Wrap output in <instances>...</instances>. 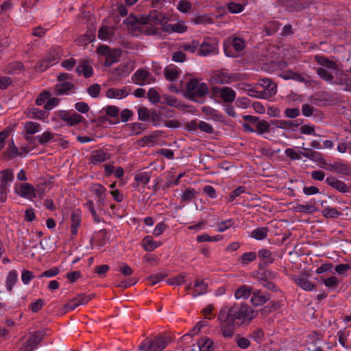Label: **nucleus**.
Returning <instances> with one entry per match:
<instances>
[{
	"mask_svg": "<svg viewBox=\"0 0 351 351\" xmlns=\"http://www.w3.org/2000/svg\"><path fill=\"white\" fill-rule=\"evenodd\" d=\"M214 92L216 94H219V97L224 102H232L236 97L235 91L228 86L215 88H214Z\"/></svg>",
	"mask_w": 351,
	"mask_h": 351,
	"instance_id": "14",
	"label": "nucleus"
},
{
	"mask_svg": "<svg viewBox=\"0 0 351 351\" xmlns=\"http://www.w3.org/2000/svg\"><path fill=\"white\" fill-rule=\"evenodd\" d=\"M302 123V120H301L300 121H299V120H297L295 122L287 121V120L276 121V126L277 128H282L284 130H289V129H293L294 128H297Z\"/></svg>",
	"mask_w": 351,
	"mask_h": 351,
	"instance_id": "35",
	"label": "nucleus"
},
{
	"mask_svg": "<svg viewBox=\"0 0 351 351\" xmlns=\"http://www.w3.org/2000/svg\"><path fill=\"white\" fill-rule=\"evenodd\" d=\"M219 52L217 42L212 38L205 39L201 44L199 43L197 55L200 56H207L217 54Z\"/></svg>",
	"mask_w": 351,
	"mask_h": 351,
	"instance_id": "8",
	"label": "nucleus"
},
{
	"mask_svg": "<svg viewBox=\"0 0 351 351\" xmlns=\"http://www.w3.org/2000/svg\"><path fill=\"white\" fill-rule=\"evenodd\" d=\"M258 255L267 263H272L274 262V259L272 258L271 252L267 249L260 250L258 252Z\"/></svg>",
	"mask_w": 351,
	"mask_h": 351,
	"instance_id": "55",
	"label": "nucleus"
},
{
	"mask_svg": "<svg viewBox=\"0 0 351 351\" xmlns=\"http://www.w3.org/2000/svg\"><path fill=\"white\" fill-rule=\"evenodd\" d=\"M231 45L235 51H241L245 47V41L241 38L234 37L231 40Z\"/></svg>",
	"mask_w": 351,
	"mask_h": 351,
	"instance_id": "58",
	"label": "nucleus"
},
{
	"mask_svg": "<svg viewBox=\"0 0 351 351\" xmlns=\"http://www.w3.org/2000/svg\"><path fill=\"white\" fill-rule=\"evenodd\" d=\"M97 53L105 57L104 65L110 67L112 64L118 62L121 55L120 51L117 49H111L106 45H101L97 47Z\"/></svg>",
	"mask_w": 351,
	"mask_h": 351,
	"instance_id": "7",
	"label": "nucleus"
},
{
	"mask_svg": "<svg viewBox=\"0 0 351 351\" xmlns=\"http://www.w3.org/2000/svg\"><path fill=\"white\" fill-rule=\"evenodd\" d=\"M199 43L197 40H192L190 43H184L180 47L183 50L194 53L198 49Z\"/></svg>",
	"mask_w": 351,
	"mask_h": 351,
	"instance_id": "52",
	"label": "nucleus"
},
{
	"mask_svg": "<svg viewBox=\"0 0 351 351\" xmlns=\"http://www.w3.org/2000/svg\"><path fill=\"white\" fill-rule=\"evenodd\" d=\"M150 179V172H140L134 176V180L137 182V185L141 184L143 186H145L149 183Z\"/></svg>",
	"mask_w": 351,
	"mask_h": 351,
	"instance_id": "41",
	"label": "nucleus"
},
{
	"mask_svg": "<svg viewBox=\"0 0 351 351\" xmlns=\"http://www.w3.org/2000/svg\"><path fill=\"white\" fill-rule=\"evenodd\" d=\"M106 114L109 117L108 123L112 125L117 124L120 122L119 108L116 106H108L105 108Z\"/></svg>",
	"mask_w": 351,
	"mask_h": 351,
	"instance_id": "20",
	"label": "nucleus"
},
{
	"mask_svg": "<svg viewBox=\"0 0 351 351\" xmlns=\"http://www.w3.org/2000/svg\"><path fill=\"white\" fill-rule=\"evenodd\" d=\"M325 182L332 189L341 193H348L351 191V186L344 181L330 176L325 179Z\"/></svg>",
	"mask_w": 351,
	"mask_h": 351,
	"instance_id": "11",
	"label": "nucleus"
},
{
	"mask_svg": "<svg viewBox=\"0 0 351 351\" xmlns=\"http://www.w3.org/2000/svg\"><path fill=\"white\" fill-rule=\"evenodd\" d=\"M168 117H171V114H168L167 115H164L162 112H156L155 110L151 111V118L150 120L152 124L155 126H158L162 124H164L165 118Z\"/></svg>",
	"mask_w": 351,
	"mask_h": 351,
	"instance_id": "28",
	"label": "nucleus"
},
{
	"mask_svg": "<svg viewBox=\"0 0 351 351\" xmlns=\"http://www.w3.org/2000/svg\"><path fill=\"white\" fill-rule=\"evenodd\" d=\"M14 176L12 169H6L0 171V185L8 187L9 183L14 180Z\"/></svg>",
	"mask_w": 351,
	"mask_h": 351,
	"instance_id": "25",
	"label": "nucleus"
},
{
	"mask_svg": "<svg viewBox=\"0 0 351 351\" xmlns=\"http://www.w3.org/2000/svg\"><path fill=\"white\" fill-rule=\"evenodd\" d=\"M324 284L329 289H335L339 286V280L335 276H330L324 280Z\"/></svg>",
	"mask_w": 351,
	"mask_h": 351,
	"instance_id": "61",
	"label": "nucleus"
},
{
	"mask_svg": "<svg viewBox=\"0 0 351 351\" xmlns=\"http://www.w3.org/2000/svg\"><path fill=\"white\" fill-rule=\"evenodd\" d=\"M130 88L123 87L122 88H110L106 91V97L110 99H123L129 95Z\"/></svg>",
	"mask_w": 351,
	"mask_h": 351,
	"instance_id": "19",
	"label": "nucleus"
},
{
	"mask_svg": "<svg viewBox=\"0 0 351 351\" xmlns=\"http://www.w3.org/2000/svg\"><path fill=\"white\" fill-rule=\"evenodd\" d=\"M53 136L54 134L52 132L46 131L37 136L38 142L40 145L47 144L53 138Z\"/></svg>",
	"mask_w": 351,
	"mask_h": 351,
	"instance_id": "54",
	"label": "nucleus"
},
{
	"mask_svg": "<svg viewBox=\"0 0 351 351\" xmlns=\"http://www.w3.org/2000/svg\"><path fill=\"white\" fill-rule=\"evenodd\" d=\"M58 117L70 126H74L84 120L83 117L80 114L66 110L59 111L58 112Z\"/></svg>",
	"mask_w": 351,
	"mask_h": 351,
	"instance_id": "12",
	"label": "nucleus"
},
{
	"mask_svg": "<svg viewBox=\"0 0 351 351\" xmlns=\"http://www.w3.org/2000/svg\"><path fill=\"white\" fill-rule=\"evenodd\" d=\"M234 224V220L233 219H228L225 221L219 222L216 224V230L218 232H223L225 230L232 227Z\"/></svg>",
	"mask_w": 351,
	"mask_h": 351,
	"instance_id": "47",
	"label": "nucleus"
},
{
	"mask_svg": "<svg viewBox=\"0 0 351 351\" xmlns=\"http://www.w3.org/2000/svg\"><path fill=\"white\" fill-rule=\"evenodd\" d=\"M186 26L182 23H176L173 24H169L164 27V29L168 32H178L184 33L186 31Z\"/></svg>",
	"mask_w": 351,
	"mask_h": 351,
	"instance_id": "39",
	"label": "nucleus"
},
{
	"mask_svg": "<svg viewBox=\"0 0 351 351\" xmlns=\"http://www.w3.org/2000/svg\"><path fill=\"white\" fill-rule=\"evenodd\" d=\"M208 285L203 280L197 279L195 281L193 296L194 298L206 292Z\"/></svg>",
	"mask_w": 351,
	"mask_h": 351,
	"instance_id": "33",
	"label": "nucleus"
},
{
	"mask_svg": "<svg viewBox=\"0 0 351 351\" xmlns=\"http://www.w3.org/2000/svg\"><path fill=\"white\" fill-rule=\"evenodd\" d=\"M81 216L78 212H73L71 218V235L75 237L77 234V228L80 226Z\"/></svg>",
	"mask_w": 351,
	"mask_h": 351,
	"instance_id": "31",
	"label": "nucleus"
},
{
	"mask_svg": "<svg viewBox=\"0 0 351 351\" xmlns=\"http://www.w3.org/2000/svg\"><path fill=\"white\" fill-rule=\"evenodd\" d=\"M236 343L239 348L243 350L248 348L251 345V342L247 338L239 336L236 338Z\"/></svg>",
	"mask_w": 351,
	"mask_h": 351,
	"instance_id": "60",
	"label": "nucleus"
},
{
	"mask_svg": "<svg viewBox=\"0 0 351 351\" xmlns=\"http://www.w3.org/2000/svg\"><path fill=\"white\" fill-rule=\"evenodd\" d=\"M186 92L189 97L196 98L205 96L208 93V86L205 83H200L199 80L193 79L186 85Z\"/></svg>",
	"mask_w": 351,
	"mask_h": 351,
	"instance_id": "6",
	"label": "nucleus"
},
{
	"mask_svg": "<svg viewBox=\"0 0 351 351\" xmlns=\"http://www.w3.org/2000/svg\"><path fill=\"white\" fill-rule=\"evenodd\" d=\"M212 80L214 82L217 84H230L234 80V75L228 73L226 70H221L216 71L213 77Z\"/></svg>",
	"mask_w": 351,
	"mask_h": 351,
	"instance_id": "15",
	"label": "nucleus"
},
{
	"mask_svg": "<svg viewBox=\"0 0 351 351\" xmlns=\"http://www.w3.org/2000/svg\"><path fill=\"white\" fill-rule=\"evenodd\" d=\"M315 204L314 202L313 204H298L295 207V210L299 213H313L316 210Z\"/></svg>",
	"mask_w": 351,
	"mask_h": 351,
	"instance_id": "49",
	"label": "nucleus"
},
{
	"mask_svg": "<svg viewBox=\"0 0 351 351\" xmlns=\"http://www.w3.org/2000/svg\"><path fill=\"white\" fill-rule=\"evenodd\" d=\"M326 169L328 171H335L344 176H350L351 174V167L345 162H335L328 164Z\"/></svg>",
	"mask_w": 351,
	"mask_h": 351,
	"instance_id": "16",
	"label": "nucleus"
},
{
	"mask_svg": "<svg viewBox=\"0 0 351 351\" xmlns=\"http://www.w3.org/2000/svg\"><path fill=\"white\" fill-rule=\"evenodd\" d=\"M269 232L267 227H258L251 232L250 237L256 240H263L267 238Z\"/></svg>",
	"mask_w": 351,
	"mask_h": 351,
	"instance_id": "32",
	"label": "nucleus"
},
{
	"mask_svg": "<svg viewBox=\"0 0 351 351\" xmlns=\"http://www.w3.org/2000/svg\"><path fill=\"white\" fill-rule=\"evenodd\" d=\"M199 351H211L213 349V341L211 339L204 337L198 341Z\"/></svg>",
	"mask_w": 351,
	"mask_h": 351,
	"instance_id": "44",
	"label": "nucleus"
},
{
	"mask_svg": "<svg viewBox=\"0 0 351 351\" xmlns=\"http://www.w3.org/2000/svg\"><path fill=\"white\" fill-rule=\"evenodd\" d=\"M202 111L209 119L218 122H222L223 121V116L222 114L210 106L202 107Z\"/></svg>",
	"mask_w": 351,
	"mask_h": 351,
	"instance_id": "22",
	"label": "nucleus"
},
{
	"mask_svg": "<svg viewBox=\"0 0 351 351\" xmlns=\"http://www.w3.org/2000/svg\"><path fill=\"white\" fill-rule=\"evenodd\" d=\"M295 283L302 289L305 291H313L315 285L313 284L310 280H308L304 276H300L295 280Z\"/></svg>",
	"mask_w": 351,
	"mask_h": 351,
	"instance_id": "29",
	"label": "nucleus"
},
{
	"mask_svg": "<svg viewBox=\"0 0 351 351\" xmlns=\"http://www.w3.org/2000/svg\"><path fill=\"white\" fill-rule=\"evenodd\" d=\"M5 155L8 159H13L19 156H21V153L19 152V148L15 145L13 140H12L6 149Z\"/></svg>",
	"mask_w": 351,
	"mask_h": 351,
	"instance_id": "38",
	"label": "nucleus"
},
{
	"mask_svg": "<svg viewBox=\"0 0 351 351\" xmlns=\"http://www.w3.org/2000/svg\"><path fill=\"white\" fill-rule=\"evenodd\" d=\"M111 157V154L107 149H99L91 152L89 157V162L97 165L101 162H106Z\"/></svg>",
	"mask_w": 351,
	"mask_h": 351,
	"instance_id": "13",
	"label": "nucleus"
},
{
	"mask_svg": "<svg viewBox=\"0 0 351 351\" xmlns=\"http://www.w3.org/2000/svg\"><path fill=\"white\" fill-rule=\"evenodd\" d=\"M221 325V331L224 338H231L234 333V327H237L236 324H232L229 322H219Z\"/></svg>",
	"mask_w": 351,
	"mask_h": 351,
	"instance_id": "26",
	"label": "nucleus"
},
{
	"mask_svg": "<svg viewBox=\"0 0 351 351\" xmlns=\"http://www.w3.org/2000/svg\"><path fill=\"white\" fill-rule=\"evenodd\" d=\"M79 75H82L84 77L88 78L92 76L93 69L86 61H82L75 69Z\"/></svg>",
	"mask_w": 351,
	"mask_h": 351,
	"instance_id": "23",
	"label": "nucleus"
},
{
	"mask_svg": "<svg viewBox=\"0 0 351 351\" xmlns=\"http://www.w3.org/2000/svg\"><path fill=\"white\" fill-rule=\"evenodd\" d=\"M259 84L264 88L262 92L265 94V98L275 95L277 92L276 84L269 78L260 80Z\"/></svg>",
	"mask_w": 351,
	"mask_h": 351,
	"instance_id": "17",
	"label": "nucleus"
},
{
	"mask_svg": "<svg viewBox=\"0 0 351 351\" xmlns=\"http://www.w3.org/2000/svg\"><path fill=\"white\" fill-rule=\"evenodd\" d=\"M194 23L197 25H208L214 23V18L209 14L197 16L194 19Z\"/></svg>",
	"mask_w": 351,
	"mask_h": 351,
	"instance_id": "48",
	"label": "nucleus"
},
{
	"mask_svg": "<svg viewBox=\"0 0 351 351\" xmlns=\"http://www.w3.org/2000/svg\"><path fill=\"white\" fill-rule=\"evenodd\" d=\"M166 276V274L163 273H157L149 276L147 278V281L150 285H154L156 283L160 282Z\"/></svg>",
	"mask_w": 351,
	"mask_h": 351,
	"instance_id": "57",
	"label": "nucleus"
},
{
	"mask_svg": "<svg viewBox=\"0 0 351 351\" xmlns=\"http://www.w3.org/2000/svg\"><path fill=\"white\" fill-rule=\"evenodd\" d=\"M62 56V50L60 47L51 48L46 53L45 58L38 62L36 69L38 71H44L50 66L56 64Z\"/></svg>",
	"mask_w": 351,
	"mask_h": 351,
	"instance_id": "5",
	"label": "nucleus"
},
{
	"mask_svg": "<svg viewBox=\"0 0 351 351\" xmlns=\"http://www.w3.org/2000/svg\"><path fill=\"white\" fill-rule=\"evenodd\" d=\"M132 64L130 62L123 64H120L117 68L119 74L121 75L129 74L132 71Z\"/></svg>",
	"mask_w": 351,
	"mask_h": 351,
	"instance_id": "64",
	"label": "nucleus"
},
{
	"mask_svg": "<svg viewBox=\"0 0 351 351\" xmlns=\"http://www.w3.org/2000/svg\"><path fill=\"white\" fill-rule=\"evenodd\" d=\"M16 192L22 197L28 199L36 197L34 187L27 182L21 184L20 189L19 190L16 189Z\"/></svg>",
	"mask_w": 351,
	"mask_h": 351,
	"instance_id": "18",
	"label": "nucleus"
},
{
	"mask_svg": "<svg viewBox=\"0 0 351 351\" xmlns=\"http://www.w3.org/2000/svg\"><path fill=\"white\" fill-rule=\"evenodd\" d=\"M48 116L49 114L46 111L36 108L31 109L28 112V117L31 119L45 120Z\"/></svg>",
	"mask_w": 351,
	"mask_h": 351,
	"instance_id": "37",
	"label": "nucleus"
},
{
	"mask_svg": "<svg viewBox=\"0 0 351 351\" xmlns=\"http://www.w3.org/2000/svg\"><path fill=\"white\" fill-rule=\"evenodd\" d=\"M25 131L27 134L32 135L40 130V125L34 121H27L24 125Z\"/></svg>",
	"mask_w": 351,
	"mask_h": 351,
	"instance_id": "42",
	"label": "nucleus"
},
{
	"mask_svg": "<svg viewBox=\"0 0 351 351\" xmlns=\"http://www.w3.org/2000/svg\"><path fill=\"white\" fill-rule=\"evenodd\" d=\"M44 334L42 331H36L30 333L24 342L23 346L20 348L19 351H33L34 350L43 339Z\"/></svg>",
	"mask_w": 351,
	"mask_h": 351,
	"instance_id": "9",
	"label": "nucleus"
},
{
	"mask_svg": "<svg viewBox=\"0 0 351 351\" xmlns=\"http://www.w3.org/2000/svg\"><path fill=\"white\" fill-rule=\"evenodd\" d=\"M171 341V337L165 335H160L154 339H145L138 346L141 351H162Z\"/></svg>",
	"mask_w": 351,
	"mask_h": 351,
	"instance_id": "3",
	"label": "nucleus"
},
{
	"mask_svg": "<svg viewBox=\"0 0 351 351\" xmlns=\"http://www.w3.org/2000/svg\"><path fill=\"white\" fill-rule=\"evenodd\" d=\"M158 11L154 10L150 11L147 15L140 16L141 21L143 23L141 30L145 34L154 35L157 34L158 31L155 25L161 23Z\"/></svg>",
	"mask_w": 351,
	"mask_h": 351,
	"instance_id": "4",
	"label": "nucleus"
},
{
	"mask_svg": "<svg viewBox=\"0 0 351 351\" xmlns=\"http://www.w3.org/2000/svg\"><path fill=\"white\" fill-rule=\"evenodd\" d=\"M147 97L149 100L153 104H156L160 101V95L156 90L154 88H149L147 93Z\"/></svg>",
	"mask_w": 351,
	"mask_h": 351,
	"instance_id": "63",
	"label": "nucleus"
},
{
	"mask_svg": "<svg viewBox=\"0 0 351 351\" xmlns=\"http://www.w3.org/2000/svg\"><path fill=\"white\" fill-rule=\"evenodd\" d=\"M92 191L99 197L98 203L104 205L106 197V188L100 184H95L93 185Z\"/></svg>",
	"mask_w": 351,
	"mask_h": 351,
	"instance_id": "34",
	"label": "nucleus"
},
{
	"mask_svg": "<svg viewBox=\"0 0 351 351\" xmlns=\"http://www.w3.org/2000/svg\"><path fill=\"white\" fill-rule=\"evenodd\" d=\"M18 281V274L15 270L8 272L5 280V287L8 291L12 292L14 286Z\"/></svg>",
	"mask_w": 351,
	"mask_h": 351,
	"instance_id": "30",
	"label": "nucleus"
},
{
	"mask_svg": "<svg viewBox=\"0 0 351 351\" xmlns=\"http://www.w3.org/2000/svg\"><path fill=\"white\" fill-rule=\"evenodd\" d=\"M258 311L246 303H236L230 307L225 306L219 312L217 320L219 322H229L237 327L249 324L256 317Z\"/></svg>",
	"mask_w": 351,
	"mask_h": 351,
	"instance_id": "1",
	"label": "nucleus"
},
{
	"mask_svg": "<svg viewBox=\"0 0 351 351\" xmlns=\"http://www.w3.org/2000/svg\"><path fill=\"white\" fill-rule=\"evenodd\" d=\"M179 75L180 73L176 68L168 67L165 69V77L167 80L175 81Z\"/></svg>",
	"mask_w": 351,
	"mask_h": 351,
	"instance_id": "51",
	"label": "nucleus"
},
{
	"mask_svg": "<svg viewBox=\"0 0 351 351\" xmlns=\"http://www.w3.org/2000/svg\"><path fill=\"white\" fill-rule=\"evenodd\" d=\"M50 97V93L47 90H43L39 94L36 99V104L37 106H42Z\"/></svg>",
	"mask_w": 351,
	"mask_h": 351,
	"instance_id": "62",
	"label": "nucleus"
},
{
	"mask_svg": "<svg viewBox=\"0 0 351 351\" xmlns=\"http://www.w3.org/2000/svg\"><path fill=\"white\" fill-rule=\"evenodd\" d=\"M255 132L258 134H263L265 132H268L270 129V124L265 120L258 121L255 123Z\"/></svg>",
	"mask_w": 351,
	"mask_h": 351,
	"instance_id": "43",
	"label": "nucleus"
},
{
	"mask_svg": "<svg viewBox=\"0 0 351 351\" xmlns=\"http://www.w3.org/2000/svg\"><path fill=\"white\" fill-rule=\"evenodd\" d=\"M142 244L146 251L151 252L157 248L160 243L154 241L152 236H147L143 238Z\"/></svg>",
	"mask_w": 351,
	"mask_h": 351,
	"instance_id": "36",
	"label": "nucleus"
},
{
	"mask_svg": "<svg viewBox=\"0 0 351 351\" xmlns=\"http://www.w3.org/2000/svg\"><path fill=\"white\" fill-rule=\"evenodd\" d=\"M124 23L127 25H131L134 28H140L143 27V23L141 21L140 16L136 17L134 16L130 15L129 17L124 20Z\"/></svg>",
	"mask_w": 351,
	"mask_h": 351,
	"instance_id": "53",
	"label": "nucleus"
},
{
	"mask_svg": "<svg viewBox=\"0 0 351 351\" xmlns=\"http://www.w3.org/2000/svg\"><path fill=\"white\" fill-rule=\"evenodd\" d=\"M113 34L112 27L108 26H102L98 31V37L99 39L106 40L110 39Z\"/></svg>",
	"mask_w": 351,
	"mask_h": 351,
	"instance_id": "45",
	"label": "nucleus"
},
{
	"mask_svg": "<svg viewBox=\"0 0 351 351\" xmlns=\"http://www.w3.org/2000/svg\"><path fill=\"white\" fill-rule=\"evenodd\" d=\"M137 112L138 119L141 121H146L151 118V112L146 107L138 108Z\"/></svg>",
	"mask_w": 351,
	"mask_h": 351,
	"instance_id": "59",
	"label": "nucleus"
},
{
	"mask_svg": "<svg viewBox=\"0 0 351 351\" xmlns=\"http://www.w3.org/2000/svg\"><path fill=\"white\" fill-rule=\"evenodd\" d=\"M256 258V253L255 252H245L237 259V262L241 263L243 266H245L254 261Z\"/></svg>",
	"mask_w": 351,
	"mask_h": 351,
	"instance_id": "40",
	"label": "nucleus"
},
{
	"mask_svg": "<svg viewBox=\"0 0 351 351\" xmlns=\"http://www.w3.org/2000/svg\"><path fill=\"white\" fill-rule=\"evenodd\" d=\"M251 302L254 306H261L270 300L269 293H263L259 290H256L252 293Z\"/></svg>",
	"mask_w": 351,
	"mask_h": 351,
	"instance_id": "21",
	"label": "nucleus"
},
{
	"mask_svg": "<svg viewBox=\"0 0 351 351\" xmlns=\"http://www.w3.org/2000/svg\"><path fill=\"white\" fill-rule=\"evenodd\" d=\"M315 60L322 66L317 69L320 78L329 84L345 85L344 90L351 91V79L338 69L335 62L319 55L315 56Z\"/></svg>",
	"mask_w": 351,
	"mask_h": 351,
	"instance_id": "2",
	"label": "nucleus"
},
{
	"mask_svg": "<svg viewBox=\"0 0 351 351\" xmlns=\"http://www.w3.org/2000/svg\"><path fill=\"white\" fill-rule=\"evenodd\" d=\"M323 216L326 218L337 217L341 215V213L337 208L330 207L329 206L325 207L322 211Z\"/></svg>",
	"mask_w": 351,
	"mask_h": 351,
	"instance_id": "50",
	"label": "nucleus"
},
{
	"mask_svg": "<svg viewBox=\"0 0 351 351\" xmlns=\"http://www.w3.org/2000/svg\"><path fill=\"white\" fill-rule=\"evenodd\" d=\"M132 81L135 84L143 86L154 82L155 80L149 71L146 69H138L132 75Z\"/></svg>",
	"mask_w": 351,
	"mask_h": 351,
	"instance_id": "10",
	"label": "nucleus"
},
{
	"mask_svg": "<svg viewBox=\"0 0 351 351\" xmlns=\"http://www.w3.org/2000/svg\"><path fill=\"white\" fill-rule=\"evenodd\" d=\"M162 103L178 108L182 106L180 101L172 95H164Z\"/></svg>",
	"mask_w": 351,
	"mask_h": 351,
	"instance_id": "46",
	"label": "nucleus"
},
{
	"mask_svg": "<svg viewBox=\"0 0 351 351\" xmlns=\"http://www.w3.org/2000/svg\"><path fill=\"white\" fill-rule=\"evenodd\" d=\"M196 191L193 189H188L183 193L181 199L184 202H189L196 197Z\"/></svg>",
	"mask_w": 351,
	"mask_h": 351,
	"instance_id": "56",
	"label": "nucleus"
},
{
	"mask_svg": "<svg viewBox=\"0 0 351 351\" xmlns=\"http://www.w3.org/2000/svg\"><path fill=\"white\" fill-rule=\"evenodd\" d=\"M74 87L73 84L71 82H62L56 84L53 88V93L56 95H63L68 94Z\"/></svg>",
	"mask_w": 351,
	"mask_h": 351,
	"instance_id": "24",
	"label": "nucleus"
},
{
	"mask_svg": "<svg viewBox=\"0 0 351 351\" xmlns=\"http://www.w3.org/2000/svg\"><path fill=\"white\" fill-rule=\"evenodd\" d=\"M252 293V288L250 286L242 285L239 287L234 292L236 299H247Z\"/></svg>",
	"mask_w": 351,
	"mask_h": 351,
	"instance_id": "27",
	"label": "nucleus"
}]
</instances>
